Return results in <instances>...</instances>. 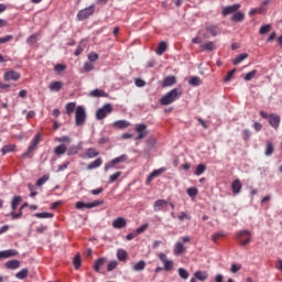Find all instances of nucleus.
I'll return each instance as SVG.
<instances>
[{
    "mask_svg": "<svg viewBox=\"0 0 282 282\" xmlns=\"http://www.w3.org/2000/svg\"><path fill=\"white\" fill-rule=\"evenodd\" d=\"M181 97H182V90L178 88H174L167 91L165 96L161 97L160 104L161 106H170L176 100H178Z\"/></svg>",
    "mask_w": 282,
    "mask_h": 282,
    "instance_id": "1",
    "label": "nucleus"
},
{
    "mask_svg": "<svg viewBox=\"0 0 282 282\" xmlns=\"http://www.w3.org/2000/svg\"><path fill=\"white\" fill-rule=\"evenodd\" d=\"M236 240H238V243L242 247H247L250 245L252 240V232L250 230H240L236 232Z\"/></svg>",
    "mask_w": 282,
    "mask_h": 282,
    "instance_id": "2",
    "label": "nucleus"
},
{
    "mask_svg": "<svg viewBox=\"0 0 282 282\" xmlns=\"http://www.w3.org/2000/svg\"><path fill=\"white\" fill-rule=\"evenodd\" d=\"M95 11H96V6L95 4H91L88 8L82 9L77 13V20L79 22H84V21L88 20L90 17H93Z\"/></svg>",
    "mask_w": 282,
    "mask_h": 282,
    "instance_id": "3",
    "label": "nucleus"
},
{
    "mask_svg": "<svg viewBox=\"0 0 282 282\" xmlns=\"http://www.w3.org/2000/svg\"><path fill=\"white\" fill-rule=\"evenodd\" d=\"M87 119V113L85 111V108L83 106H78L76 108V117H75V124L76 127H82L85 124Z\"/></svg>",
    "mask_w": 282,
    "mask_h": 282,
    "instance_id": "4",
    "label": "nucleus"
},
{
    "mask_svg": "<svg viewBox=\"0 0 282 282\" xmlns=\"http://www.w3.org/2000/svg\"><path fill=\"white\" fill-rule=\"evenodd\" d=\"M159 260L163 263V271L170 272L174 268V261L170 260L164 252H159Z\"/></svg>",
    "mask_w": 282,
    "mask_h": 282,
    "instance_id": "5",
    "label": "nucleus"
},
{
    "mask_svg": "<svg viewBox=\"0 0 282 282\" xmlns=\"http://www.w3.org/2000/svg\"><path fill=\"white\" fill-rule=\"evenodd\" d=\"M112 111H113V107L111 106V104H106L104 107L98 109L96 113V118L97 120H104L106 119L107 116L112 113Z\"/></svg>",
    "mask_w": 282,
    "mask_h": 282,
    "instance_id": "6",
    "label": "nucleus"
},
{
    "mask_svg": "<svg viewBox=\"0 0 282 282\" xmlns=\"http://www.w3.org/2000/svg\"><path fill=\"white\" fill-rule=\"evenodd\" d=\"M129 160L127 154H121L113 160H111L109 163L105 165V171L108 172L110 169H113L116 165L126 163Z\"/></svg>",
    "mask_w": 282,
    "mask_h": 282,
    "instance_id": "7",
    "label": "nucleus"
},
{
    "mask_svg": "<svg viewBox=\"0 0 282 282\" xmlns=\"http://www.w3.org/2000/svg\"><path fill=\"white\" fill-rule=\"evenodd\" d=\"M104 205V200H94L89 203H84V202H77L76 203V209H93L96 207H99Z\"/></svg>",
    "mask_w": 282,
    "mask_h": 282,
    "instance_id": "8",
    "label": "nucleus"
},
{
    "mask_svg": "<svg viewBox=\"0 0 282 282\" xmlns=\"http://www.w3.org/2000/svg\"><path fill=\"white\" fill-rule=\"evenodd\" d=\"M40 143H41V133H37V134L33 138V140L31 141V144L29 145L28 151L23 153L22 158H23V159L29 158V155L32 154V153L35 151L36 147H37Z\"/></svg>",
    "mask_w": 282,
    "mask_h": 282,
    "instance_id": "9",
    "label": "nucleus"
},
{
    "mask_svg": "<svg viewBox=\"0 0 282 282\" xmlns=\"http://www.w3.org/2000/svg\"><path fill=\"white\" fill-rule=\"evenodd\" d=\"M135 132H138V137L135 138L137 141L145 139L149 134L148 126L145 123L137 124Z\"/></svg>",
    "mask_w": 282,
    "mask_h": 282,
    "instance_id": "10",
    "label": "nucleus"
},
{
    "mask_svg": "<svg viewBox=\"0 0 282 282\" xmlns=\"http://www.w3.org/2000/svg\"><path fill=\"white\" fill-rule=\"evenodd\" d=\"M209 278V274L207 271H202V270H197L196 272H194V278L189 279V282H205L207 281Z\"/></svg>",
    "mask_w": 282,
    "mask_h": 282,
    "instance_id": "11",
    "label": "nucleus"
},
{
    "mask_svg": "<svg viewBox=\"0 0 282 282\" xmlns=\"http://www.w3.org/2000/svg\"><path fill=\"white\" fill-rule=\"evenodd\" d=\"M240 8H241V4H239V3L223 7V17H228V15L235 14L236 12H238L240 10Z\"/></svg>",
    "mask_w": 282,
    "mask_h": 282,
    "instance_id": "12",
    "label": "nucleus"
},
{
    "mask_svg": "<svg viewBox=\"0 0 282 282\" xmlns=\"http://www.w3.org/2000/svg\"><path fill=\"white\" fill-rule=\"evenodd\" d=\"M280 123H281V117L279 115H275V113L269 115V124L271 128L276 130L280 127Z\"/></svg>",
    "mask_w": 282,
    "mask_h": 282,
    "instance_id": "13",
    "label": "nucleus"
},
{
    "mask_svg": "<svg viewBox=\"0 0 282 282\" xmlns=\"http://www.w3.org/2000/svg\"><path fill=\"white\" fill-rule=\"evenodd\" d=\"M21 78V75L17 73L15 70H9L4 74L3 79L6 82H18Z\"/></svg>",
    "mask_w": 282,
    "mask_h": 282,
    "instance_id": "14",
    "label": "nucleus"
},
{
    "mask_svg": "<svg viewBox=\"0 0 282 282\" xmlns=\"http://www.w3.org/2000/svg\"><path fill=\"white\" fill-rule=\"evenodd\" d=\"M165 172H166L165 167H161L152 171V173H150V175L148 176L147 184L151 183L154 178L161 176Z\"/></svg>",
    "mask_w": 282,
    "mask_h": 282,
    "instance_id": "15",
    "label": "nucleus"
},
{
    "mask_svg": "<svg viewBox=\"0 0 282 282\" xmlns=\"http://www.w3.org/2000/svg\"><path fill=\"white\" fill-rule=\"evenodd\" d=\"M186 252V248L182 241L174 243V256L180 257Z\"/></svg>",
    "mask_w": 282,
    "mask_h": 282,
    "instance_id": "16",
    "label": "nucleus"
},
{
    "mask_svg": "<svg viewBox=\"0 0 282 282\" xmlns=\"http://www.w3.org/2000/svg\"><path fill=\"white\" fill-rule=\"evenodd\" d=\"M19 252L15 249H8L0 251V259H9L12 257H17Z\"/></svg>",
    "mask_w": 282,
    "mask_h": 282,
    "instance_id": "17",
    "label": "nucleus"
},
{
    "mask_svg": "<svg viewBox=\"0 0 282 282\" xmlns=\"http://www.w3.org/2000/svg\"><path fill=\"white\" fill-rule=\"evenodd\" d=\"M127 226V220L123 217H118L113 220L112 227L115 229H123Z\"/></svg>",
    "mask_w": 282,
    "mask_h": 282,
    "instance_id": "18",
    "label": "nucleus"
},
{
    "mask_svg": "<svg viewBox=\"0 0 282 282\" xmlns=\"http://www.w3.org/2000/svg\"><path fill=\"white\" fill-rule=\"evenodd\" d=\"M242 189V184L239 178L234 180L231 182V192H234L235 195H238Z\"/></svg>",
    "mask_w": 282,
    "mask_h": 282,
    "instance_id": "19",
    "label": "nucleus"
},
{
    "mask_svg": "<svg viewBox=\"0 0 282 282\" xmlns=\"http://www.w3.org/2000/svg\"><path fill=\"white\" fill-rule=\"evenodd\" d=\"M131 126V123L127 120H118L112 123V127L115 129L123 130Z\"/></svg>",
    "mask_w": 282,
    "mask_h": 282,
    "instance_id": "20",
    "label": "nucleus"
},
{
    "mask_svg": "<svg viewBox=\"0 0 282 282\" xmlns=\"http://www.w3.org/2000/svg\"><path fill=\"white\" fill-rule=\"evenodd\" d=\"M89 96L91 98H108V94L102 89H94L90 91Z\"/></svg>",
    "mask_w": 282,
    "mask_h": 282,
    "instance_id": "21",
    "label": "nucleus"
},
{
    "mask_svg": "<svg viewBox=\"0 0 282 282\" xmlns=\"http://www.w3.org/2000/svg\"><path fill=\"white\" fill-rule=\"evenodd\" d=\"M176 83H177V80H176L175 76H167V77L163 78V88L172 87Z\"/></svg>",
    "mask_w": 282,
    "mask_h": 282,
    "instance_id": "22",
    "label": "nucleus"
},
{
    "mask_svg": "<svg viewBox=\"0 0 282 282\" xmlns=\"http://www.w3.org/2000/svg\"><path fill=\"white\" fill-rule=\"evenodd\" d=\"M205 31L209 34H212V36L216 37L219 34V28L218 25H214V24H209L207 26H205Z\"/></svg>",
    "mask_w": 282,
    "mask_h": 282,
    "instance_id": "23",
    "label": "nucleus"
},
{
    "mask_svg": "<svg viewBox=\"0 0 282 282\" xmlns=\"http://www.w3.org/2000/svg\"><path fill=\"white\" fill-rule=\"evenodd\" d=\"M48 88L52 93H59L63 88V83L58 80L52 82Z\"/></svg>",
    "mask_w": 282,
    "mask_h": 282,
    "instance_id": "24",
    "label": "nucleus"
},
{
    "mask_svg": "<svg viewBox=\"0 0 282 282\" xmlns=\"http://www.w3.org/2000/svg\"><path fill=\"white\" fill-rule=\"evenodd\" d=\"M102 163H104V160L101 158H98L94 162L88 164L87 170L88 171L97 170L98 167H100L102 165Z\"/></svg>",
    "mask_w": 282,
    "mask_h": 282,
    "instance_id": "25",
    "label": "nucleus"
},
{
    "mask_svg": "<svg viewBox=\"0 0 282 282\" xmlns=\"http://www.w3.org/2000/svg\"><path fill=\"white\" fill-rule=\"evenodd\" d=\"M147 267V262L144 260H140L139 262L133 263L132 269L134 272L144 271Z\"/></svg>",
    "mask_w": 282,
    "mask_h": 282,
    "instance_id": "26",
    "label": "nucleus"
},
{
    "mask_svg": "<svg viewBox=\"0 0 282 282\" xmlns=\"http://www.w3.org/2000/svg\"><path fill=\"white\" fill-rule=\"evenodd\" d=\"M6 267H7V269H9V270H17V269L20 268V261L17 260V259L9 260V261L6 263Z\"/></svg>",
    "mask_w": 282,
    "mask_h": 282,
    "instance_id": "27",
    "label": "nucleus"
},
{
    "mask_svg": "<svg viewBox=\"0 0 282 282\" xmlns=\"http://www.w3.org/2000/svg\"><path fill=\"white\" fill-rule=\"evenodd\" d=\"M245 20V13L241 11H236L234 15H231V22L240 23Z\"/></svg>",
    "mask_w": 282,
    "mask_h": 282,
    "instance_id": "28",
    "label": "nucleus"
},
{
    "mask_svg": "<svg viewBox=\"0 0 282 282\" xmlns=\"http://www.w3.org/2000/svg\"><path fill=\"white\" fill-rule=\"evenodd\" d=\"M67 152V147L65 144H59L54 149L56 156H62Z\"/></svg>",
    "mask_w": 282,
    "mask_h": 282,
    "instance_id": "29",
    "label": "nucleus"
},
{
    "mask_svg": "<svg viewBox=\"0 0 282 282\" xmlns=\"http://www.w3.org/2000/svg\"><path fill=\"white\" fill-rule=\"evenodd\" d=\"M107 262V259L106 258H99L96 262H95V264H94V270L96 271V272H100V269L105 265V263Z\"/></svg>",
    "mask_w": 282,
    "mask_h": 282,
    "instance_id": "30",
    "label": "nucleus"
},
{
    "mask_svg": "<svg viewBox=\"0 0 282 282\" xmlns=\"http://www.w3.org/2000/svg\"><path fill=\"white\" fill-rule=\"evenodd\" d=\"M88 159H96L99 156V152L95 148H88L85 153Z\"/></svg>",
    "mask_w": 282,
    "mask_h": 282,
    "instance_id": "31",
    "label": "nucleus"
},
{
    "mask_svg": "<svg viewBox=\"0 0 282 282\" xmlns=\"http://www.w3.org/2000/svg\"><path fill=\"white\" fill-rule=\"evenodd\" d=\"M167 206V200L165 199H156V202H154V212H161L162 207Z\"/></svg>",
    "mask_w": 282,
    "mask_h": 282,
    "instance_id": "32",
    "label": "nucleus"
},
{
    "mask_svg": "<svg viewBox=\"0 0 282 282\" xmlns=\"http://www.w3.org/2000/svg\"><path fill=\"white\" fill-rule=\"evenodd\" d=\"M167 50V44L165 41L159 43V47H156V55L162 56Z\"/></svg>",
    "mask_w": 282,
    "mask_h": 282,
    "instance_id": "33",
    "label": "nucleus"
},
{
    "mask_svg": "<svg viewBox=\"0 0 282 282\" xmlns=\"http://www.w3.org/2000/svg\"><path fill=\"white\" fill-rule=\"evenodd\" d=\"M274 152V145L271 141H267L265 143V150H264V155L265 156H271Z\"/></svg>",
    "mask_w": 282,
    "mask_h": 282,
    "instance_id": "34",
    "label": "nucleus"
},
{
    "mask_svg": "<svg viewBox=\"0 0 282 282\" xmlns=\"http://www.w3.org/2000/svg\"><path fill=\"white\" fill-rule=\"evenodd\" d=\"M248 57H249L248 53H242V54L236 56V58H234V65L237 66V65L241 64Z\"/></svg>",
    "mask_w": 282,
    "mask_h": 282,
    "instance_id": "35",
    "label": "nucleus"
},
{
    "mask_svg": "<svg viewBox=\"0 0 282 282\" xmlns=\"http://www.w3.org/2000/svg\"><path fill=\"white\" fill-rule=\"evenodd\" d=\"M65 110H66V115H67V116L73 115V112H74L75 110H77V108H76V102H74V101L68 102V104L66 105V107H65Z\"/></svg>",
    "mask_w": 282,
    "mask_h": 282,
    "instance_id": "36",
    "label": "nucleus"
},
{
    "mask_svg": "<svg viewBox=\"0 0 282 282\" xmlns=\"http://www.w3.org/2000/svg\"><path fill=\"white\" fill-rule=\"evenodd\" d=\"M117 257H118L119 261L126 262L127 258H128V252L124 249H119L117 251Z\"/></svg>",
    "mask_w": 282,
    "mask_h": 282,
    "instance_id": "37",
    "label": "nucleus"
},
{
    "mask_svg": "<svg viewBox=\"0 0 282 282\" xmlns=\"http://www.w3.org/2000/svg\"><path fill=\"white\" fill-rule=\"evenodd\" d=\"M29 274V269L28 268H23L22 270H20L15 276L18 280H25L28 278Z\"/></svg>",
    "mask_w": 282,
    "mask_h": 282,
    "instance_id": "38",
    "label": "nucleus"
},
{
    "mask_svg": "<svg viewBox=\"0 0 282 282\" xmlns=\"http://www.w3.org/2000/svg\"><path fill=\"white\" fill-rule=\"evenodd\" d=\"M200 48H203V51H205V52H213L216 50V46H215L214 42H207V43L200 45Z\"/></svg>",
    "mask_w": 282,
    "mask_h": 282,
    "instance_id": "39",
    "label": "nucleus"
},
{
    "mask_svg": "<svg viewBox=\"0 0 282 282\" xmlns=\"http://www.w3.org/2000/svg\"><path fill=\"white\" fill-rule=\"evenodd\" d=\"M34 216L36 218H39V219H47V218H53L54 214L53 213L43 212V213H35Z\"/></svg>",
    "mask_w": 282,
    "mask_h": 282,
    "instance_id": "40",
    "label": "nucleus"
},
{
    "mask_svg": "<svg viewBox=\"0 0 282 282\" xmlns=\"http://www.w3.org/2000/svg\"><path fill=\"white\" fill-rule=\"evenodd\" d=\"M271 30H272L271 24H264V25H261V26H260V31H258V33H259L260 35H265V34L270 33Z\"/></svg>",
    "mask_w": 282,
    "mask_h": 282,
    "instance_id": "41",
    "label": "nucleus"
},
{
    "mask_svg": "<svg viewBox=\"0 0 282 282\" xmlns=\"http://www.w3.org/2000/svg\"><path fill=\"white\" fill-rule=\"evenodd\" d=\"M15 151V145L14 144H7L2 148L1 152L3 155L14 152Z\"/></svg>",
    "mask_w": 282,
    "mask_h": 282,
    "instance_id": "42",
    "label": "nucleus"
},
{
    "mask_svg": "<svg viewBox=\"0 0 282 282\" xmlns=\"http://www.w3.org/2000/svg\"><path fill=\"white\" fill-rule=\"evenodd\" d=\"M200 85H202V80L199 77L194 76V77L189 78V86L199 87Z\"/></svg>",
    "mask_w": 282,
    "mask_h": 282,
    "instance_id": "43",
    "label": "nucleus"
},
{
    "mask_svg": "<svg viewBox=\"0 0 282 282\" xmlns=\"http://www.w3.org/2000/svg\"><path fill=\"white\" fill-rule=\"evenodd\" d=\"M206 172V165L205 164H198L196 165V172H194V174L196 176H200Z\"/></svg>",
    "mask_w": 282,
    "mask_h": 282,
    "instance_id": "44",
    "label": "nucleus"
},
{
    "mask_svg": "<svg viewBox=\"0 0 282 282\" xmlns=\"http://www.w3.org/2000/svg\"><path fill=\"white\" fill-rule=\"evenodd\" d=\"M258 70L253 69L247 74H245V82H251L252 79H254V77L257 76Z\"/></svg>",
    "mask_w": 282,
    "mask_h": 282,
    "instance_id": "45",
    "label": "nucleus"
},
{
    "mask_svg": "<svg viewBox=\"0 0 282 282\" xmlns=\"http://www.w3.org/2000/svg\"><path fill=\"white\" fill-rule=\"evenodd\" d=\"M178 276L183 280H188L189 273L186 269L184 268H178Z\"/></svg>",
    "mask_w": 282,
    "mask_h": 282,
    "instance_id": "46",
    "label": "nucleus"
},
{
    "mask_svg": "<svg viewBox=\"0 0 282 282\" xmlns=\"http://www.w3.org/2000/svg\"><path fill=\"white\" fill-rule=\"evenodd\" d=\"M236 73L237 68L229 70V73H227V75L225 76V83H230Z\"/></svg>",
    "mask_w": 282,
    "mask_h": 282,
    "instance_id": "47",
    "label": "nucleus"
},
{
    "mask_svg": "<svg viewBox=\"0 0 282 282\" xmlns=\"http://www.w3.org/2000/svg\"><path fill=\"white\" fill-rule=\"evenodd\" d=\"M48 181H50V176L48 175H43L41 178L37 180L36 186L41 187Z\"/></svg>",
    "mask_w": 282,
    "mask_h": 282,
    "instance_id": "48",
    "label": "nucleus"
},
{
    "mask_svg": "<svg viewBox=\"0 0 282 282\" xmlns=\"http://www.w3.org/2000/svg\"><path fill=\"white\" fill-rule=\"evenodd\" d=\"M22 200L21 196H14L12 200V209L15 210Z\"/></svg>",
    "mask_w": 282,
    "mask_h": 282,
    "instance_id": "49",
    "label": "nucleus"
},
{
    "mask_svg": "<svg viewBox=\"0 0 282 282\" xmlns=\"http://www.w3.org/2000/svg\"><path fill=\"white\" fill-rule=\"evenodd\" d=\"M187 195L194 198L198 195V189L196 187H189L187 188Z\"/></svg>",
    "mask_w": 282,
    "mask_h": 282,
    "instance_id": "50",
    "label": "nucleus"
},
{
    "mask_svg": "<svg viewBox=\"0 0 282 282\" xmlns=\"http://www.w3.org/2000/svg\"><path fill=\"white\" fill-rule=\"evenodd\" d=\"M26 207V204L22 205L21 208H20V213H14V212H11V216H12V219L15 220V219H20L22 217V209Z\"/></svg>",
    "mask_w": 282,
    "mask_h": 282,
    "instance_id": "51",
    "label": "nucleus"
},
{
    "mask_svg": "<svg viewBox=\"0 0 282 282\" xmlns=\"http://www.w3.org/2000/svg\"><path fill=\"white\" fill-rule=\"evenodd\" d=\"M121 175H122V172H121V171L113 173V174L110 175V177H109V183H115V182H117V180H118Z\"/></svg>",
    "mask_w": 282,
    "mask_h": 282,
    "instance_id": "52",
    "label": "nucleus"
},
{
    "mask_svg": "<svg viewBox=\"0 0 282 282\" xmlns=\"http://www.w3.org/2000/svg\"><path fill=\"white\" fill-rule=\"evenodd\" d=\"M117 268H118V262L116 260H112L109 262L107 270H108V272H112Z\"/></svg>",
    "mask_w": 282,
    "mask_h": 282,
    "instance_id": "53",
    "label": "nucleus"
},
{
    "mask_svg": "<svg viewBox=\"0 0 282 282\" xmlns=\"http://www.w3.org/2000/svg\"><path fill=\"white\" fill-rule=\"evenodd\" d=\"M241 269H242V265H241V264H239V263H238V264H237V263H232L230 271H231V273L236 274V273H238Z\"/></svg>",
    "mask_w": 282,
    "mask_h": 282,
    "instance_id": "54",
    "label": "nucleus"
},
{
    "mask_svg": "<svg viewBox=\"0 0 282 282\" xmlns=\"http://www.w3.org/2000/svg\"><path fill=\"white\" fill-rule=\"evenodd\" d=\"M37 42V34H32L28 37V44L29 45H34Z\"/></svg>",
    "mask_w": 282,
    "mask_h": 282,
    "instance_id": "55",
    "label": "nucleus"
},
{
    "mask_svg": "<svg viewBox=\"0 0 282 282\" xmlns=\"http://www.w3.org/2000/svg\"><path fill=\"white\" fill-rule=\"evenodd\" d=\"M73 263H74L76 270H78L80 268L82 260H80V256L79 254L75 256Z\"/></svg>",
    "mask_w": 282,
    "mask_h": 282,
    "instance_id": "56",
    "label": "nucleus"
},
{
    "mask_svg": "<svg viewBox=\"0 0 282 282\" xmlns=\"http://www.w3.org/2000/svg\"><path fill=\"white\" fill-rule=\"evenodd\" d=\"M148 227H149V224H143L142 226H140L139 228H137L135 234H137L138 236L141 235V234H143L144 231H147Z\"/></svg>",
    "mask_w": 282,
    "mask_h": 282,
    "instance_id": "57",
    "label": "nucleus"
},
{
    "mask_svg": "<svg viewBox=\"0 0 282 282\" xmlns=\"http://www.w3.org/2000/svg\"><path fill=\"white\" fill-rule=\"evenodd\" d=\"M250 138H251V132H250V130H248V129L242 130V139H243L245 141H249Z\"/></svg>",
    "mask_w": 282,
    "mask_h": 282,
    "instance_id": "58",
    "label": "nucleus"
},
{
    "mask_svg": "<svg viewBox=\"0 0 282 282\" xmlns=\"http://www.w3.org/2000/svg\"><path fill=\"white\" fill-rule=\"evenodd\" d=\"M13 40V36L12 35H6L4 37H0V45L1 44H6V43H9Z\"/></svg>",
    "mask_w": 282,
    "mask_h": 282,
    "instance_id": "59",
    "label": "nucleus"
},
{
    "mask_svg": "<svg viewBox=\"0 0 282 282\" xmlns=\"http://www.w3.org/2000/svg\"><path fill=\"white\" fill-rule=\"evenodd\" d=\"M76 154H78V148L77 147H70L68 149L67 155L72 156V155H76Z\"/></svg>",
    "mask_w": 282,
    "mask_h": 282,
    "instance_id": "60",
    "label": "nucleus"
},
{
    "mask_svg": "<svg viewBox=\"0 0 282 282\" xmlns=\"http://www.w3.org/2000/svg\"><path fill=\"white\" fill-rule=\"evenodd\" d=\"M88 58H89V61H90L91 63H95V62H97V61L99 59V55H98L97 53L91 52V53L89 54Z\"/></svg>",
    "mask_w": 282,
    "mask_h": 282,
    "instance_id": "61",
    "label": "nucleus"
},
{
    "mask_svg": "<svg viewBox=\"0 0 282 282\" xmlns=\"http://www.w3.org/2000/svg\"><path fill=\"white\" fill-rule=\"evenodd\" d=\"M93 69H94V65H93L91 63L86 62V63L84 64V70H85L86 73H89V72H91Z\"/></svg>",
    "mask_w": 282,
    "mask_h": 282,
    "instance_id": "62",
    "label": "nucleus"
},
{
    "mask_svg": "<svg viewBox=\"0 0 282 282\" xmlns=\"http://www.w3.org/2000/svg\"><path fill=\"white\" fill-rule=\"evenodd\" d=\"M135 85H137V87H139V88H143V87H145L147 83H145V80H143V79H141V78H137V79H135Z\"/></svg>",
    "mask_w": 282,
    "mask_h": 282,
    "instance_id": "63",
    "label": "nucleus"
},
{
    "mask_svg": "<svg viewBox=\"0 0 282 282\" xmlns=\"http://www.w3.org/2000/svg\"><path fill=\"white\" fill-rule=\"evenodd\" d=\"M64 70H66V66H65L64 64H57V65L55 66V72H56V73H62V72H64Z\"/></svg>",
    "mask_w": 282,
    "mask_h": 282,
    "instance_id": "64",
    "label": "nucleus"
}]
</instances>
